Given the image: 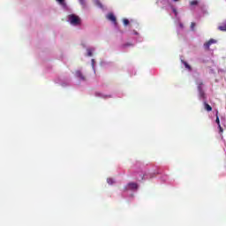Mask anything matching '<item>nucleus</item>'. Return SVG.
<instances>
[{
    "label": "nucleus",
    "instance_id": "nucleus-1",
    "mask_svg": "<svg viewBox=\"0 0 226 226\" xmlns=\"http://www.w3.org/2000/svg\"><path fill=\"white\" fill-rule=\"evenodd\" d=\"M70 24L72 26H80V18L75 14H71L68 17Z\"/></svg>",
    "mask_w": 226,
    "mask_h": 226
},
{
    "label": "nucleus",
    "instance_id": "nucleus-2",
    "mask_svg": "<svg viewBox=\"0 0 226 226\" xmlns=\"http://www.w3.org/2000/svg\"><path fill=\"white\" fill-rule=\"evenodd\" d=\"M106 19H108V20H110V22H113V24H115V26L117 24V19H116V16L112 12H109L106 16Z\"/></svg>",
    "mask_w": 226,
    "mask_h": 226
},
{
    "label": "nucleus",
    "instance_id": "nucleus-3",
    "mask_svg": "<svg viewBox=\"0 0 226 226\" xmlns=\"http://www.w3.org/2000/svg\"><path fill=\"white\" fill-rule=\"evenodd\" d=\"M216 43V40L215 39H210L207 42H206L204 44V49L205 50H209V48L211 47V45Z\"/></svg>",
    "mask_w": 226,
    "mask_h": 226
},
{
    "label": "nucleus",
    "instance_id": "nucleus-4",
    "mask_svg": "<svg viewBox=\"0 0 226 226\" xmlns=\"http://www.w3.org/2000/svg\"><path fill=\"white\" fill-rule=\"evenodd\" d=\"M76 77L80 79V80H86V77L84 76V74H82V72L80 71H76Z\"/></svg>",
    "mask_w": 226,
    "mask_h": 226
},
{
    "label": "nucleus",
    "instance_id": "nucleus-5",
    "mask_svg": "<svg viewBox=\"0 0 226 226\" xmlns=\"http://www.w3.org/2000/svg\"><path fill=\"white\" fill-rule=\"evenodd\" d=\"M129 190H137L139 188V185L136 183H130L128 184Z\"/></svg>",
    "mask_w": 226,
    "mask_h": 226
},
{
    "label": "nucleus",
    "instance_id": "nucleus-6",
    "mask_svg": "<svg viewBox=\"0 0 226 226\" xmlns=\"http://www.w3.org/2000/svg\"><path fill=\"white\" fill-rule=\"evenodd\" d=\"M204 109L207 112H211V110H213V108L211 107V105L207 104V102H204Z\"/></svg>",
    "mask_w": 226,
    "mask_h": 226
},
{
    "label": "nucleus",
    "instance_id": "nucleus-7",
    "mask_svg": "<svg viewBox=\"0 0 226 226\" xmlns=\"http://www.w3.org/2000/svg\"><path fill=\"white\" fill-rule=\"evenodd\" d=\"M216 124L219 126V132L220 133H223V128H222V125H220V118L218 117V116L216 117V120H215Z\"/></svg>",
    "mask_w": 226,
    "mask_h": 226
},
{
    "label": "nucleus",
    "instance_id": "nucleus-8",
    "mask_svg": "<svg viewBox=\"0 0 226 226\" xmlns=\"http://www.w3.org/2000/svg\"><path fill=\"white\" fill-rule=\"evenodd\" d=\"M95 96H99L100 98H110V95H104L102 93L96 92Z\"/></svg>",
    "mask_w": 226,
    "mask_h": 226
},
{
    "label": "nucleus",
    "instance_id": "nucleus-9",
    "mask_svg": "<svg viewBox=\"0 0 226 226\" xmlns=\"http://www.w3.org/2000/svg\"><path fill=\"white\" fill-rule=\"evenodd\" d=\"M183 64L185 65V67L189 70V72H192V66H190V64H188V63L185 62V60H182Z\"/></svg>",
    "mask_w": 226,
    "mask_h": 226
},
{
    "label": "nucleus",
    "instance_id": "nucleus-10",
    "mask_svg": "<svg viewBox=\"0 0 226 226\" xmlns=\"http://www.w3.org/2000/svg\"><path fill=\"white\" fill-rule=\"evenodd\" d=\"M199 95L200 98H203V100H206V93H204V90H200Z\"/></svg>",
    "mask_w": 226,
    "mask_h": 226
},
{
    "label": "nucleus",
    "instance_id": "nucleus-11",
    "mask_svg": "<svg viewBox=\"0 0 226 226\" xmlns=\"http://www.w3.org/2000/svg\"><path fill=\"white\" fill-rule=\"evenodd\" d=\"M202 86H204V82L200 81V82L198 83V91H199V92H200V91H203Z\"/></svg>",
    "mask_w": 226,
    "mask_h": 226
},
{
    "label": "nucleus",
    "instance_id": "nucleus-12",
    "mask_svg": "<svg viewBox=\"0 0 226 226\" xmlns=\"http://www.w3.org/2000/svg\"><path fill=\"white\" fill-rule=\"evenodd\" d=\"M219 31H226V25L218 26Z\"/></svg>",
    "mask_w": 226,
    "mask_h": 226
},
{
    "label": "nucleus",
    "instance_id": "nucleus-13",
    "mask_svg": "<svg viewBox=\"0 0 226 226\" xmlns=\"http://www.w3.org/2000/svg\"><path fill=\"white\" fill-rule=\"evenodd\" d=\"M79 1L81 6H83V8H86V0H79Z\"/></svg>",
    "mask_w": 226,
    "mask_h": 226
},
{
    "label": "nucleus",
    "instance_id": "nucleus-14",
    "mask_svg": "<svg viewBox=\"0 0 226 226\" xmlns=\"http://www.w3.org/2000/svg\"><path fill=\"white\" fill-rule=\"evenodd\" d=\"M191 6H195L197 4H199V2H197L196 0H193L190 3Z\"/></svg>",
    "mask_w": 226,
    "mask_h": 226
},
{
    "label": "nucleus",
    "instance_id": "nucleus-15",
    "mask_svg": "<svg viewBox=\"0 0 226 226\" xmlns=\"http://www.w3.org/2000/svg\"><path fill=\"white\" fill-rule=\"evenodd\" d=\"M123 22L124 26H128V24H130V20H128L127 19H124Z\"/></svg>",
    "mask_w": 226,
    "mask_h": 226
},
{
    "label": "nucleus",
    "instance_id": "nucleus-16",
    "mask_svg": "<svg viewBox=\"0 0 226 226\" xmlns=\"http://www.w3.org/2000/svg\"><path fill=\"white\" fill-rule=\"evenodd\" d=\"M107 183H108L109 185H114V180H113L112 178H108V179H107Z\"/></svg>",
    "mask_w": 226,
    "mask_h": 226
},
{
    "label": "nucleus",
    "instance_id": "nucleus-17",
    "mask_svg": "<svg viewBox=\"0 0 226 226\" xmlns=\"http://www.w3.org/2000/svg\"><path fill=\"white\" fill-rule=\"evenodd\" d=\"M95 4H97V6H99L100 8H103V6L102 5V3H100V0H96Z\"/></svg>",
    "mask_w": 226,
    "mask_h": 226
},
{
    "label": "nucleus",
    "instance_id": "nucleus-18",
    "mask_svg": "<svg viewBox=\"0 0 226 226\" xmlns=\"http://www.w3.org/2000/svg\"><path fill=\"white\" fill-rule=\"evenodd\" d=\"M87 56L88 57H91L93 56V51H91V49H87Z\"/></svg>",
    "mask_w": 226,
    "mask_h": 226
},
{
    "label": "nucleus",
    "instance_id": "nucleus-19",
    "mask_svg": "<svg viewBox=\"0 0 226 226\" xmlns=\"http://www.w3.org/2000/svg\"><path fill=\"white\" fill-rule=\"evenodd\" d=\"M191 29L193 31L195 29V23H191Z\"/></svg>",
    "mask_w": 226,
    "mask_h": 226
},
{
    "label": "nucleus",
    "instance_id": "nucleus-20",
    "mask_svg": "<svg viewBox=\"0 0 226 226\" xmlns=\"http://www.w3.org/2000/svg\"><path fill=\"white\" fill-rule=\"evenodd\" d=\"M58 3H60V4H63V3H64V0H56Z\"/></svg>",
    "mask_w": 226,
    "mask_h": 226
},
{
    "label": "nucleus",
    "instance_id": "nucleus-21",
    "mask_svg": "<svg viewBox=\"0 0 226 226\" xmlns=\"http://www.w3.org/2000/svg\"><path fill=\"white\" fill-rule=\"evenodd\" d=\"M174 1V3H177V1H179V0H173Z\"/></svg>",
    "mask_w": 226,
    "mask_h": 226
},
{
    "label": "nucleus",
    "instance_id": "nucleus-22",
    "mask_svg": "<svg viewBox=\"0 0 226 226\" xmlns=\"http://www.w3.org/2000/svg\"><path fill=\"white\" fill-rule=\"evenodd\" d=\"M92 63H94V59H92Z\"/></svg>",
    "mask_w": 226,
    "mask_h": 226
}]
</instances>
